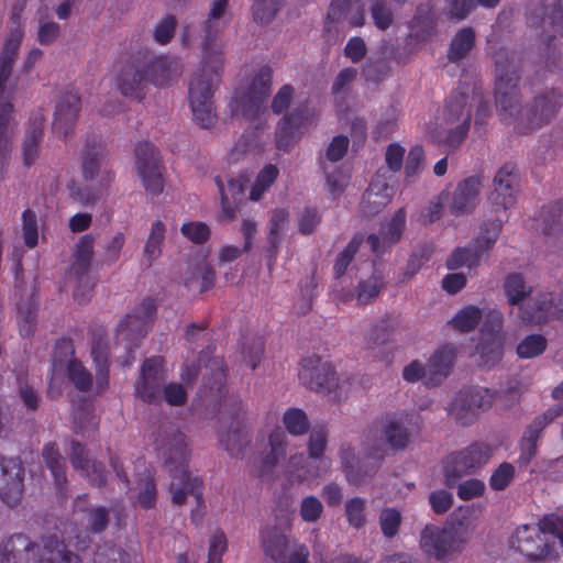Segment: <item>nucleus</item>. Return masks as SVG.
Listing matches in <instances>:
<instances>
[{
	"instance_id": "c85d7f7f",
	"label": "nucleus",
	"mask_w": 563,
	"mask_h": 563,
	"mask_svg": "<svg viewBox=\"0 0 563 563\" xmlns=\"http://www.w3.org/2000/svg\"><path fill=\"white\" fill-rule=\"evenodd\" d=\"M287 437L279 427L275 428L268 435L267 448L261 457L260 477L265 479L273 473L276 465L286 456Z\"/></svg>"
},
{
	"instance_id": "69168bd1",
	"label": "nucleus",
	"mask_w": 563,
	"mask_h": 563,
	"mask_svg": "<svg viewBox=\"0 0 563 563\" xmlns=\"http://www.w3.org/2000/svg\"><path fill=\"white\" fill-rule=\"evenodd\" d=\"M110 512L103 506L92 507L87 510V528L92 533L103 532L109 523Z\"/></svg>"
},
{
	"instance_id": "f03ea898",
	"label": "nucleus",
	"mask_w": 563,
	"mask_h": 563,
	"mask_svg": "<svg viewBox=\"0 0 563 563\" xmlns=\"http://www.w3.org/2000/svg\"><path fill=\"white\" fill-rule=\"evenodd\" d=\"M221 31L220 19H213L209 23L208 16L203 23L201 67L189 82L188 96L192 118L203 129H209L216 122L212 97L220 82L224 64L222 48L216 45Z\"/></svg>"
},
{
	"instance_id": "c756f323",
	"label": "nucleus",
	"mask_w": 563,
	"mask_h": 563,
	"mask_svg": "<svg viewBox=\"0 0 563 563\" xmlns=\"http://www.w3.org/2000/svg\"><path fill=\"white\" fill-rule=\"evenodd\" d=\"M11 74L12 66L0 64V157L9 151L5 135L12 118L13 104L10 93H7L5 85Z\"/></svg>"
},
{
	"instance_id": "393cba45",
	"label": "nucleus",
	"mask_w": 563,
	"mask_h": 563,
	"mask_svg": "<svg viewBox=\"0 0 563 563\" xmlns=\"http://www.w3.org/2000/svg\"><path fill=\"white\" fill-rule=\"evenodd\" d=\"M406 224V211L404 208H399L394 217L385 225H382L379 234H369L366 239L373 253L376 255H383L389 247L397 243L405 230Z\"/></svg>"
},
{
	"instance_id": "de8ad7c7",
	"label": "nucleus",
	"mask_w": 563,
	"mask_h": 563,
	"mask_svg": "<svg viewBox=\"0 0 563 563\" xmlns=\"http://www.w3.org/2000/svg\"><path fill=\"white\" fill-rule=\"evenodd\" d=\"M385 287L384 278L379 275H372L366 280H361L357 285L356 300L361 306L371 303L375 300L382 289Z\"/></svg>"
},
{
	"instance_id": "20e7f679",
	"label": "nucleus",
	"mask_w": 563,
	"mask_h": 563,
	"mask_svg": "<svg viewBox=\"0 0 563 563\" xmlns=\"http://www.w3.org/2000/svg\"><path fill=\"white\" fill-rule=\"evenodd\" d=\"M181 71L176 57L154 55L151 51L144 49L137 52L132 63L121 69L117 84L123 96L142 100L145 96V82L166 87L172 85Z\"/></svg>"
},
{
	"instance_id": "774afa93",
	"label": "nucleus",
	"mask_w": 563,
	"mask_h": 563,
	"mask_svg": "<svg viewBox=\"0 0 563 563\" xmlns=\"http://www.w3.org/2000/svg\"><path fill=\"white\" fill-rule=\"evenodd\" d=\"M538 530L543 534H552L559 539L563 538V516L558 514L544 515L538 522Z\"/></svg>"
},
{
	"instance_id": "e433bc0d",
	"label": "nucleus",
	"mask_w": 563,
	"mask_h": 563,
	"mask_svg": "<svg viewBox=\"0 0 563 563\" xmlns=\"http://www.w3.org/2000/svg\"><path fill=\"white\" fill-rule=\"evenodd\" d=\"M42 456L54 477L57 490L59 494H63L66 489L67 476L65 461L59 453L57 444L54 442L46 443L43 448Z\"/></svg>"
},
{
	"instance_id": "7ed1b4c3",
	"label": "nucleus",
	"mask_w": 563,
	"mask_h": 563,
	"mask_svg": "<svg viewBox=\"0 0 563 563\" xmlns=\"http://www.w3.org/2000/svg\"><path fill=\"white\" fill-rule=\"evenodd\" d=\"M164 438L161 434L155 439V449L164 459L172 477L170 494L175 505L185 504L188 495H192L197 506L191 511V521L200 525L205 516V500L202 496L203 483L200 477H191L187 467L190 457L186 435L169 426L164 429Z\"/></svg>"
},
{
	"instance_id": "72a5a7b5",
	"label": "nucleus",
	"mask_w": 563,
	"mask_h": 563,
	"mask_svg": "<svg viewBox=\"0 0 563 563\" xmlns=\"http://www.w3.org/2000/svg\"><path fill=\"white\" fill-rule=\"evenodd\" d=\"M44 121V115L42 113H36L27 125L22 146L23 163L27 167L33 165L38 156L40 143L43 137Z\"/></svg>"
},
{
	"instance_id": "39448f33",
	"label": "nucleus",
	"mask_w": 563,
	"mask_h": 563,
	"mask_svg": "<svg viewBox=\"0 0 563 563\" xmlns=\"http://www.w3.org/2000/svg\"><path fill=\"white\" fill-rule=\"evenodd\" d=\"M212 363L216 368L210 377L203 376V388L208 389V395L219 398L220 420L229 423L228 430L219 434L221 444L232 457H241L249 444L245 433L246 409L240 399L227 396V372L220 362Z\"/></svg>"
},
{
	"instance_id": "ea45409f",
	"label": "nucleus",
	"mask_w": 563,
	"mask_h": 563,
	"mask_svg": "<svg viewBox=\"0 0 563 563\" xmlns=\"http://www.w3.org/2000/svg\"><path fill=\"white\" fill-rule=\"evenodd\" d=\"M475 45V32L472 27H463L453 36L448 51V59L459 63L464 59Z\"/></svg>"
},
{
	"instance_id": "4468645a",
	"label": "nucleus",
	"mask_w": 563,
	"mask_h": 563,
	"mask_svg": "<svg viewBox=\"0 0 563 563\" xmlns=\"http://www.w3.org/2000/svg\"><path fill=\"white\" fill-rule=\"evenodd\" d=\"M261 543L266 555L275 563H308L309 550L305 544H294L289 551L287 536L276 526L261 531Z\"/></svg>"
},
{
	"instance_id": "2eb2a0df",
	"label": "nucleus",
	"mask_w": 563,
	"mask_h": 563,
	"mask_svg": "<svg viewBox=\"0 0 563 563\" xmlns=\"http://www.w3.org/2000/svg\"><path fill=\"white\" fill-rule=\"evenodd\" d=\"M299 378L310 389L330 395L339 387V377L330 362L319 355L306 356L301 360Z\"/></svg>"
},
{
	"instance_id": "603ef678",
	"label": "nucleus",
	"mask_w": 563,
	"mask_h": 563,
	"mask_svg": "<svg viewBox=\"0 0 563 563\" xmlns=\"http://www.w3.org/2000/svg\"><path fill=\"white\" fill-rule=\"evenodd\" d=\"M139 494L136 496L137 504L143 509H152L156 505V483L153 475L147 472L137 483Z\"/></svg>"
},
{
	"instance_id": "1a4fd4ad",
	"label": "nucleus",
	"mask_w": 563,
	"mask_h": 563,
	"mask_svg": "<svg viewBox=\"0 0 563 563\" xmlns=\"http://www.w3.org/2000/svg\"><path fill=\"white\" fill-rule=\"evenodd\" d=\"M273 69L265 65L253 77L246 90L235 92L230 108L234 115L254 119L265 110V102L271 92Z\"/></svg>"
},
{
	"instance_id": "37998d69",
	"label": "nucleus",
	"mask_w": 563,
	"mask_h": 563,
	"mask_svg": "<svg viewBox=\"0 0 563 563\" xmlns=\"http://www.w3.org/2000/svg\"><path fill=\"white\" fill-rule=\"evenodd\" d=\"M165 232V224L161 220H156L152 223L151 231L143 250V254L148 266H151L152 263L161 255Z\"/></svg>"
},
{
	"instance_id": "58836bf2",
	"label": "nucleus",
	"mask_w": 563,
	"mask_h": 563,
	"mask_svg": "<svg viewBox=\"0 0 563 563\" xmlns=\"http://www.w3.org/2000/svg\"><path fill=\"white\" fill-rule=\"evenodd\" d=\"M504 291L508 303L520 310V306L525 305V300L531 296L532 287L527 285L522 274L511 273L505 278Z\"/></svg>"
},
{
	"instance_id": "680f3d73",
	"label": "nucleus",
	"mask_w": 563,
	"mask_h": 563,
	"mask_svg": "<svg viewBox=\"0 0 563 563\" xmlns=\"http://www.w3.org/2000/svg\"><path fill=\"white\" fill-rule=\"evenodd\" d=\"M181 234L195 244H203L210 238V228L201 221H188L180 228Z\"/></svg>"
},
{
	"instance_id": "5701e85b",
	"label": "nucleus",
	"mask_w": 563,
	"mask_h": 563,
	"mask_svg": "<svg viewBox=\"0 0 563 563\" xmlns=\"http://www.w3.org/2000/svg\"><path fill=\"white\" fill-rule=\"evenodd\" d=\"M214 183L219 189L221 200L219 221H233L236 217L240 203L244 200V191L249 178L244 175L236 178H229L225 185L221 176H216Z\"/></svg>"
},
{
	"instance_id": "ddd939ff",
	"label": "nucleus",
	"mask_w": 563,
	"mask_h": 563,
	"mask_svg": "<svg viewBox=\"0 0 563 563\" xmlns=\"http://www.w3.org/2000/svg\"><path fill=\"white\" fill-rule=\"evenodd\" d=\"M135 168L145 190L158 196L164 189L163 161L156 146L148 142H139L134 150Z\"/></svg>"
},
{
	"instance_id": "c03bdc74",
	"label": "nucleus",
	"mask_w": 563,
	"mask_h": 563,
	"mask_svg": "<svg viewBox=\"0 0 563 563\" xmlns=\"http://www.w3.org/2000/svg\"><path fill=\"white\" fill-rule=\"evenodd\" d=\"M283 423L287 432L298 437L306 434L310 429L307 413L296 407L288 408L283 415Z\"/></svg>"
},
{
	"instance_id": "0e129e2a",
	"label": "nucleus",
	"mask_w": 563,
	"mask_h": 563,
	"mask_svg": "<svg viewBox=\"0 0 563 563\" xmlns=\"http://www.w3.org/2000/svg\"><path fill=\"white\" fill-rule=\"evenodd\" d=\"M401 523V515L395 508H385L379 515V526L383 534L393 538L398 533Z\"/></svg>"
},
{
	"instance_id": "e2e57ef3",
	"label": "nucleus",
	"mask_w": 563,
	"mask_h": 563,
	"mask_svg": "<svg viewBox=\"0 0 563 563\" xmlns=\"http://www.w3.org/2000/svg\"><path fill=\"white\" fill-rule=\"evenodd\" d=\"M284 0H256L253 16L257 23L268 24L276 15Z\"/></svg>"
},
{
	"instance_id": "9d476101",
	"label": "nucleus",
	"mask_w": 563,
	"mask_h": 563,
	"mask_svg": "<svg viewBox=\"0 0 563 563\" xmlns=\"http://www.w3.org/2000/svg\"><path fill=\"white\" fill-rule=\"evenodd\" d=\"M495 393L481 386L461 389L449 406V415L461 426L474 423L481 411L488 410L494 402Z\"/></svg>"
},
{
	"instance_id": "a19ab883",
	"label": "nucleus",
	"mask_w": 563,
	"mask_h": 563,
	"mask_svg": "<svg viewBox=\"0 0 563 563\" xmlns=\"http://www.w3.org/2000/svg\"><path fill=\"white\" fill-rule=\"evenodd\" d=\"M482 258V250L472 245L465 247H456L446 260V268L455 271L464 265L468 268L476 267Z\"/></svg>"
},
{
	"instance_id": "49530a36",
	"label": "nucleus",
	"mask_w": 563,
	"mask_h": 563,
	"mask_svg": "<svg viewBox=\"0 0 563 563\" xmlns=\"http://www.w3.org/2000/svg\"><path fill=\"white\" fill-rule=\"evenodd\" d=\"M503 229V222L500 219L485 221L477 238L474 241V245L482 250V254L490 250L496 243Z\"/></svg>"
},
{
	"instance_id": "6e6552de",
	"label": "nucleus",
	"mask_w": 563,
	"mask_h": 563,
	"mask_svg": "<svg viewBox=\"0 0 563 563\" xmlns=\"http://www.w3.org/2000/svg\"><path fill=\"white\" fill-rule=\"evenodd\" d=\"M466 539L462 525L446 523L443 527L428 525L421 531L420 547L429 556L448 562L464 549Z\"/></svg>"
},
{
	"instance_id": "4d7b16f0",
	"label": "nucleus",
	"mask_w": 563,
	"mask_h": 563,
	"mask_svg": "<svg viewBox=\"0 0 563 563\" xmlns=\"http://www.w3.org/2000/svg\"><path fill=\"white\" fill-rule=\"evenodd\" d=\"M365 509L366 501L363 498L354 497L345 503V516L351 527L360 529L365 525Z\"/></svg>"
},
{
	"instance_id": "a18cd8bd",
	"label": "nucleus",
	"mask_w": 563,
	"mask_h": 563,
	"mask_svg": "<svg viewBox=\"0 0 563 563\" xmlns=\"http://www.w3.org/2000/svg\"><path fill=\"white\" fill-rule=\"evenodd\" d=\"M543 218V233L545 235L556 234L563 230V200L544 206L541 210Z\"/></svg>"
},
{
	"instance_id": "0eeeda50",
	"label": "nucleus",
	"mask_w": 563,
	"mask_h": 563,
	"mask_svg": "<svg viewBox=\"0 0 563 563\" xmlns=\"http://www.w3.org/2000/svg\"><path fill=\"white\" fill-rule=\"evenodd\" d=\"M157 305L154 298H144L132 312L119 323L117 330L118 340L126 342V354L121 365L129 367L134 362V349L140 346L142 339L151 330L156 319Z\"/></svg>"
},
{
	"instance_id": "b1692460",
	"label": "nucleus",
	"mask_w": 563,
	"mask_h": 563,
	"mask_svg": "<svg viewBox=\"0 0 563 563\" xmlns=\"http://www.w3.org/2000/svg\"><path fill=\"white\" fill-rule=\"evenodd\" d=\"M482 181L478 176H470L457 183L448 201V209L452 216L472 213L479 203Z\"/></svg>"
},
{
	"instance_id": "a878e982",
	"label": "nucleus",
	"mask_w": 563,
	"mask_h": 563,
	"mask_svg": "<svg viewBox=\"0 0 563 563\" xmlns=\"http://www.w3.org/2000/svg\"><path fill=\"white\" fill-rule=\"evenodd\" d=\"M70 463L74 470L81 472L91 486L107 484V471L101 462L90 461L86 448L78 441H71Z\"/></svg>"
},
{
	"instance_id": "6ab92c4d",
	"label": "nucleus",
	"mask_w": 563,
	"mask_h": 563,
	"mask_svg": "<svg viewBox=\"0 0 563 563\" xmlns=\"http://www.w3.org/2000/svg\"><path fill=\"white\" fill-rule=\"evenodd\" d=\"M314 110L308 104L294 109L288 115H284L278 122L275 142L279 151L288 152L295 141L300 137L301 130L312 123Z\"/></svg>"
},
{
	"instance_id": "473e14b6",
	"label": "nucleus",
	"mask_w": 563,
	"mask_h": 563,
	"mask_svg": "<svg viewBox=\"0 0 563 563\" xmlns=\"http://www.w3.org/2000/svg\"><path fill=\"white\" fill-rule=\"evenodd\" d=\"M104 154L106 150L101 140L87 139L80 163L81 175L86 181L93 180L98 175Z\"/></svg>"
},
{
	"instance_id": "8fccbe9b",
	"label": "nucleus",
	"mask_w": 563,
	"mask_h": 563,
	"mask_svg": "<svg viewBox=\"0 0 563 563\" xmlns=\"http://www.w3.org/2000/svg\"><path fill=\"white\" fill-rule=\"evenodd\" d=\"M362 243L363 235L355 234L344 250L338 254L333 265L334 277L340 278L346 273L349 265L353 261Z\"/></svg>"
},
{
	"instance_id": "864d4df0",
	"label": "nucleus",
	"mask_w": 563,
	"mask_h": 563,
	"mask_svg": "<svg viewBox=\"0 0 563 563\" xmlns=\"http://www.w3.org/2000/svg\"><path fill=\"white\" fill-rule=\"evenodd\" d=\"M22 239L27 249H34L38 243V224L36 213L31 209H25L21 216Z\"/></svg>"
},
{
	"instance_id": "13d9d810",
	"label": "nucleus",
	"mask_w": 563,
	"mask_h": 563,
	"mask_svg": "<svg viewBox=\"0 0 563 563\" xmlns=\"http://www.w3.org/2000/svg\"><path fill=\"white\" fill-rule=\"evenodd\" d=\"M125 244V235L122 232H117L102 247L100 258L101 265H112L119 261L121 251Z\"/></svg>"
},
{
	"instance_id": "dca6fc26",
	"label": "nucleus",
	"mask_w": 563,
	"mask_h": 563,
	"mask_svg": "<svg viewBox=\"0 0 563 563\" xmlns=\"http://www.w3.org/2000/svg\"><path fill=\"white\" fill-rule=\"evenodd\" d=\"M519 191V174L517 165L508 162L505 163L494 177V189L488 200L494 210H508L517 202Z\"/></svg>"
},
{
	"instance_id": "a211bd4d",
	"label": "nucleus",
	"mask_w": 563,
	"mask_h": 563,
	"mask_svg": "<svg viewBox=\"0 0 563 563\" xmlns=\"http://www.w3.org/2000/svg\"><path fill=\"white\" fill-rule=\"evenodd\" d=\"M24 467L19 457L0 456V499L9 507L18 506L24 488Z\"/></svg>"
},
{
	"instance_id": "f3484780",
	"label": "nucleus",
	"mask_w": 563,
	"mask_h": 563,
	"mask_svg": "<svg viewBox=\"0 0 563 563\" xmlns=\"http://www.w3.org/2000/svg\"><path fill=\"white\" fill-rule=\"evenodd\" d=\"M165 360L162 356L145 358L140 378L135 384V394L144 402L153 404L161 398L162 385L166 378Z\"/></svg>"
},
{
	"instance_id": "79ce46f5",
	"label": "nucleus",
	"mask_w": 563,
	"mask_h": 563,
	"mask_svg": "<svg viewBox=\"0 0 563 563\" xmlns=\"http://www.w3.org/2000/svg\"><path fill=\"white\" fill-rule=\"evenodd\" d=\"M483 317L482 310L473 305L460 309L449 323L461 333H468L476 329Z\"/></svg>"
},
{
	"instance_id": "412c9836",
	"label": "nucleus",
	"mask_w": 563,
	"mask_h": 563,
	"mask_svg": "<svg viewBox=\"0 0 563 563\" xmlns=\"http://www.w3.org/2000/svg\"><path fill=\"white\" fill-rule=\"evenodd\" d=\"M511 543L529 561H541L553 553V545L544 541L538 528L528 525L516 529Z\"/></svg>"
},
{
	"instance_id": "7c9ffc66",
	"label": "nucleus",
	"mask_w": 563,
	"mask_h": 563,
	"mask_svg": "<svg viewBox=\"0 0 563 563\" xmlns=\"http://www.w3.org/2000/svg\"><path fill=\"white\" fill-rule=\"evenodd\" d=\"M443 121L445 125L471 124L472 107L466 92L455 90L450 95L444 104Z\"/></svg>"
},
{
	"instance_id": "c9c22d12",
	"label": "nucleus",
	"mask_w": 563,
	"mask_h": 563,
	"mask_svg": "<svg viewBox=\"0 0 563 563\" xmlns=\"http://www.w3.org/2000/svg\"><path fill=\"white\" fill-rule=\"evenodd\" d=\"M562 412L563 406L554 405L547 409L541 415L536 416L533 420L525 428L520 440L539 445V442L542 438L545 428L550 423H552L558 417H560Z\"/></svg>"
},
{
	"instance_id": "4be33fe9",
	"label": "nucleus",
	"mask_w": 563,
	"mask_h": 563,
	"mask_svg": "<svg viewBox=\"0 0 563 563\" xmlns=\"http://www.w3.org/2000/svg\"><path fill=\"white\" fill-rule=\"evenodd\" d=\"M81 100L77 92L65 91L56 103L53 133L59 139H67L77 123Z\"/></svg>"
},
{
	"instance_id": "aec40b11",
	"label": "nucleus",
	"mask_w": 563,
	"mask_h": 563,
	"mask_svg": "<svg viewBox=\"0 0 563 563\" xmlns=\"http://www.w3.org/2000/svg\"><path fill=\"white\" fill-rule=\"evenodd\" d=\"M551 318H562V310L555 308V296L552 291H539L525 305H521L518 312V319L525 325L544 324Z\"/></svg>"
},
{
	"instance_id": "cd10ccee",
	"label": "nucleus",
	"mask_w": 563,
	"mask_h": 563,
	"mask_svg": "<svg viewBox=\"0 0 563 563\" xmlns=\"http://www.w3.org/2000/svg\"><path fill=\"white\" fill-rule=\"evenodd\" d=\"M456 357V347L452 344L440 346L427 363L428 386H439L451 373Z\"/></svg>"
},
{
	"instance_id": "09e8293b",
	"label": "nucleus",
	"mask_w": 563,
	"mask_h": 563,
	"mask_svg": "<svg viewBox=\"0 0 563 563\" xmlns=\"http://www.w3.org/2000/svg\"><path fill=\"white\" fill-rule=\"evenodd\" d=\"M67 377L79 391L87 393L92 387L91 373L77 360L70 358L68 362Z\"/></svg>"
},
{
	"instance_id": "2f4dec72",
	"label": "nucleus",
	"mask_w": 563,
	"mask_h": 563,
	"mask_svg": "<svg viewBox=\"0 0 563 563\" xmlns=\"http://www.w3.org/2000/svg\"><path fill=\"white\" fill-rule=\"evenodd\" d=\"M380 423L382 438L390 450L401 451L407 448L410 442V433L404 427L402 416L388 415L382 419Z\"/></svg>"
},
{
	"instance_id": "052dcab7",
	"label": "nucleus",
	"mask_w": 563,
	"mask_h": 563,
	"mask_svg": "<svg viewBox=\"0 0 563 563\" xmlns=\"http://www.w3.org/2000/svg\"><path fill=\"white\" fill-rule=\"evenodd\" d=\"M93 563H130V555L120 547H99L95 553Z\"/></svg>"
},
{
	"instance_id": "f704fd0d",
	"label": "nucleus",
	"mask_w": 563,
	"mask_h": 563,
	"mask_svg": "<svg viewBox=\"0 0 563 563\" xmlns=\"http://www.w3.org/2000/svg\"><path fill=\"white\" fill-rule=\"evenodd\" d=\"M476 354L478 355L477 365L482 368H493L503 358L504 338L481 336L476 345Z\"/></svg>"
},
{
	"instance_id": "4c0bfd02",
	"label": "nucleus",
	"mask_w": 563,
	"mask_h": 563,
	"mask_svg": "<svg viewBox=\"0 0 563 563\" xmlns=\"http://www.w3.org/2000/svg\"><path fill=\"white\" fill-rule=\"evenodd\" d=\"M409 27L416 40L427 41L430 38L435 32V18L432 5L429 3L418 5Z\"/></svg>"
},
{
	"instance_id": "6e6d98bb",
	"label": "nucleus",
	"mask_w": 563,
	"mask_h": 563,
	"mask_svg": "<svg viewBox=\"0 0 563 563\" xmlns=\"http://www.w3.org/2000/svg\"><path fill=\"white\" fill-rule=\"evenodd\" d=\"M394 331L390 314H385L376 324H374L367 335V342L371 345H383L388 342Z\"/></svg>"
},
{
	"instance_id": "bb28decb",
	"label": "nucleus",
	"mask_w": 563,
	"mask_h": 563,
	"mask_svg": "<svg viewBox=\"0 0 563 563\" xmlns=\"http://www.w3.org/2000/svg\"><path fill=\"white\" fill-rule=\"evenodd\" d=\"M328 442V430L325 426H316L309 435L308 440V455L311 460L318 463L316 471H305L303 474H299L298 478L300 481H305L308 478H317L327 474L330 466L331 461L329 459H324L323 454L327 448Z\"/></svg>"
},
{
	"instance_id": "f8f14e48",
	"label": "nucleus",
	"mask_w": 563,
	"mask_h": 563,
	"mask_svg": "<svg viewBox=\"0 0 563 563\" xmlns=\"http://www.w3.org/2000/svg\"><path fill=\"white\" fill-rule=\"evenodd\" d=\"M386 454L387 449L384 444H373L366 449V460H360L355 456L354 448L351 444H342L340 459L347 482L361 485L372 478Z\"/></svg>"
},
{
	"instance_id": "338daca9",
	"label": "nucleus",
	"mask_w": 563,
	"mask_h": 563,
	"mask_svg": "<svg viewBox=\"0 0 563 563\" xmlns=\"http://www.w3.org/2000/svg\"><path fill=\"white\" fill-rule=\"evenodd\" d=\"M176 25V18L172 14H167L155 26L153 31L154 41L159 45L168 44L174 37Z\"/></svg>"
},
{
	"instance_id": "9b49d317",
	"label": "nucleus",
	"mask_w": 563,
	"mask_h": 563,
	"mask_svg": "<svg viewBox=\"0 0 563 563\" xmlns=\"http://www.w3.org/2000/svg\"><path fill=\"white\" fill-rule=\"evenodd\" d=\"M490 448L482 442H474L464 450L453 452L443 460L444 483L449 488L456 486L459 479L484 465L490 457Z\"/></svg>"
},
{
	"instance_id": "5fc2aeb1",
	"label": "nucleus",
	"mask_w": 563,
	"mask_h": 563,
	"mask_svg": "<svg viewBox=\"0 0 563 563\" xmlns=\"http://www.w3.org/2000/svg\"><path fill=\"white\" fill-rule=\"evenodd\" d=\"M515 466L509 462H503L493 471L488 481L489 487L496 492L506 489L515 478Z\"/></svg>"
},
{
	"instance_id": "423d86ee",
	"label": "nucleus",
	"mask_w": 563,
	"mask_h": 563,
	"mask_svg": "<svg viewBox=\"0 0 563 563\" xmlns=\"http://www.w3.org/2000/svg\"><path fill=\"white\" fill-rule=\"evenodd\" d=\"M43 547L23 533H14L0 545V563H78L79 558L69 551L56 534L42 537Z\"/></svg>"
},
{
	"instance_id": "3c124183",
	"label": "nucleus",
	"mask_w": 563,
	"mask_h": 563,
	"mask_svg": "<svg viewBox=\"0 0 563 563\" xmlns=\"http://www.w3.org/2000/svg\"><path fill=\"white\" fill-rule=\"evenodd\" d=\"M548 346V340L544 335L534 333L529 334L517 345L516 353L520 358H533L541 355Z\"/></svg>"
},
{
	"instance_id": "bf43d9fd",
	"label": "nucleus",
	"mask_w": 563,
	"mask_h": 563,
	"mask_svg": "<svg viewBox=\"0 0 563 563\" xmlns=\"http://www.w3.org/2000/svg\"><path fill=\"white\" fill-rule=\"evenodd\" d=\"M434 252V246L431 243L419 245L410 255L407 263V274L412 277L420 268L430 261Z\"/></svg>"
},
{
	"instance_id": "f257e3e1",
	"label": "nucleus",
	"mask_w": 563,
	"mask_h": 563,
	"mask_svg": "<svg viewBox=\"0 0 563 563\" xmlns=\"http://www.w3.org/2000/svg\"><path fill=\"white\" fill-rule=\"evenodd\" d=\"M494 60L495 98L501 121L514 123L515 131L521 135H529L548 125L562 107V93L554 88L539 93L523 111L518 88L521 59L517 53L500 48L495 52Z\"/></svg>"
}]
</instances>
